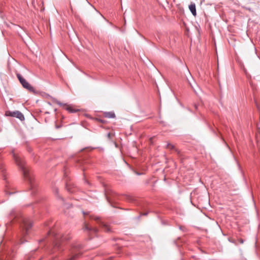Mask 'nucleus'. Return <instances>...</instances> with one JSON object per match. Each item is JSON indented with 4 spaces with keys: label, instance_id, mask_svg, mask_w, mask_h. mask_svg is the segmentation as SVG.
<instances>
[{
    "label": "nucleus",
    "instance_id": "0eeeda50",
    "mask_svg": "<svg viewBox=\"0 0 260 260\" xmlns=\"http://www.w3.org/2000/svg\"><path fill=\"white\" fill-rule=\"evenodd\" d=\"M52 101L54 103L57 104V105H59L61 107H66L65 109L68 111H69L70 113H75L77 111H78L77 110H75V109H73L72 107L67 105L66 104L62 103L55 99H53Z\"/></svg>",
    "mask_w": 260,
    "mask_h": 260
},
{
    "label": "nucleus",
    "instance_id": "7ed1b4c3",
    "mask_svg": "<svg viewBox=\"0 0 260 260\" xmlns=\"http://www.w3.org/2000/svg\"><path fill=\"white\" fill-rule=\"evenodd\" d=\"M82 245L79 243H74L69 249V257L66 260H76L82 254Z\"/></svg>",
    "mask_w": 260,
    "mask_h": 260
},
{
    "label": "nucleus",
    "instance_id": "412c9836",
    "mask_svg": "<svg viewBox=\"0 0 260 260\" xmlns=\"http://www.w3.org/2000/svg\"><path fill=\"white\" fill-rule=\"evenodd\" d=\"M106 198H107V200L109 201V197H108L107 195H106Z\"/></svg>",
    "mask_w": 260,
    "mask_h": 260
},
{
    "label": "nucleus",
    "instance_id": "a211bd4d",
    "mask_svg": "<svg viewBox=\"0 0 260 260\" xmlns=\"http://www.w3.org/2000/svg\"><path fill=\"white\" fill-rule=\"evenodd\" d=\"M107 137L110 139L111 138V134L110 133H109L108 134H107Z\"/></svg>",
    "mask_w": 260,
    "mask_h": 260
},
{
    "label": "nucleus",
    "instance_id": "2eb2a0df",
    "mask_svg": "<svg viewBox=\"0 0 260 260\" xmlns=\"http://www.w3.org/2000/svg\"><path fill=\"white\" fill-rule=\"evenodd\" d=\"M187 80L188 81V82L189 83V84L190 85V86L192 88H194V87L192 84V83L190 82V81L187 78Z\"/></svg>",
    "mask_w": 260,
    "mask_h": 260
},
{
    "label": "nucleus",
    "instance_id": "39448f33",
    "mask_svg": "<svg viewBox=\"0 0 260 260\" xmlns=\"http://www.w3.org/2000/svg\"><path fill=\"white\" fill-rule=\"evenodd\" d=\"M17 77L19 80L20 83L22 84V86L27 89L28 91L34 92L35 90L34 88L31 86L26 80L23 78L22 76L19 74H16Z\"/></svg>",
    "mask_w": 260,
    "mask_h": 260
},
{
    "label": "nucleus",
    "instance_id": "f3484780",
    "mask_svg": "<svg viewBox=\"0 0 260 260\" xmlns=\"http://www.w3.org/2000/svg\"><path fill=\"white\" fill-rule=\"evenodd\" d=\"M239 241H240V242L241 243H242H242H243V242H244V240H243V239H240L239 240Z\"/></svg>",
    "mask_w": 260,
    "mask_h": 260
},
{
    "label": "nucleus",
    "instance_id": "aec40b11",
    "mask_svg": "<svg viewBox=\"0 0 260 260\" xmlns=\"http://www.w3.org/2000/svg\"><path fill=\"white\" fill-rule=\"evenodd\" d=\"M143 215H147V213H145L142 214Z\"/></svg>",
    "mask_w": 260,
    "mask_h": 260
},
{
    "label": "nucleus",
    "instance_id": "1a4fd4ad",
    "mask_svg": "<svg viewBox=\"0 0 260 260\" xmlns=\"http://www.w3.org/2000/svg\"><path fill=\"white\" fill-rule=\"evenodd\" d=\"M0 170L2 173L3 179L5 180L6 182V186L7 187L8 181H7V178L5 173V169L4 164L1 162H0Z\"/></svg>",
    "mask_w": 260,
    "mask_h": 260
},
{
    "label": "nucleus",
    "instance_id": "4468645a",
    "mask_svg": "<svg viewBox=\"0 0 260 260\" xmlns=\"http://www.w3.org/2000/svg\"><path fill=\"white\" fill-rule=\"evenodd\" d=\"M167 148L170 149H173L174 148V146L170 143H168L167 145Z\"/></svg>",
    "mask_w": 260,
    "mask_h": 260
},
{
    "label": "nucleus",
    "instance_id": "f257e3e1",
    "mask_svg": "<svg viewBox=\"0 0 260 260\" xmlns=\"http://www.w3.org/2000/svg\"><path fill=\"white\" fill-rule=\"evenodd\" d=\"M12 153L16 164L22 171L24 178L28 182L30 188L32 190V193L35 191L36 187V184L34 182V176L30 173L29 170L25 167L24 161L21 158L16 154L14 150L12 151Z\"/></svg>",
    "mask_w": 260,
    "mask_h": 260
},
{
    "label": "nucleus",
    "instance_id": "20e7f679",
    "mask_svg": "<svg viewBox=\"0 0 260 260\" xmlns=\"http://www.w3.org/2000/svg\"><path fill=\"white\" fill-rule=\"evenodd\" d=\"M20 221L22 222L21 226L23 229V234L27 235L28 233L29 230L32 226V222L27 218L22 217L20 219Z\"/></svg>",
    "mask_w": 260,
    "mask_h": 260
},
{
    "label": "nucleus",
    "instance_id": "ddd939ff",
    "mask_svg": "<svg viewBox=\"0 0 260 260\" xmlns=\"http://www.w3.org/2000/svg\"><path fill=\"white\" fill-rule=\"evenodd\" d=\"M66 188L67 190L70 193H73L74 192V190L71 188L70 184H67Z\"/></svg>",
    "mask_w": 260,
    "mask_h": 260
},
{
    "label": "nucleus",
    "instance_id": "9d476101",
    "mask_svg": "<svg viewBox=\"0 0 260 260\" xmlns=\"http://www.w3.org/2000/svg\"><path fill=\"white\" fill-rule=\"evenodd\" d=\"M84 229L89 232H93L94 233H96L98 232V230L96 228L90 226L86 224L84 225Z\"/></svg>",
    "mask_w": 260,
    "mask_h": 260
},
{
    "label": "nucleus",
    "instance_id": "6e6552de",
    "mask_svg": "<svg viewBox=\"0 0 260 260\" xmlns=\"http://www.w3.org/2000/svg\"><path fill=\"white\" fill-rule=\"evenodd\" d=\"M93 219L96 221L99 220V223L100 224L101 226L103 228V229L105 232H110L111 231L110 227L107 224L101 221L100 218L99 217H95Z\"/></svg>",
    "mask_w": 260,
    "mask_h": 260
},
{
    "label": "nucleus",
    "instance_id": "9b49d317",
    "mask_svg": "<svg viewBox=\"0 0 260 260\" xmlns=\"http://www.w3.org/2000/svg\"><path fill=\"white\" fill-rule=\"evenodd\" d=\"M189 9L192 14L196 16L197 15L196 5L194 4H191L189 6Z\"/></svg>",
    "mask_w": 260,
    "mask_h": 260
},
{
    "label": "nucleus",
    "instance_id": "6ab92c4d",
    "mask_svg": "<svg viewBox=\"0 0 260 260\" xmlns=\"http://www.w3.org/2000/svg\"><path fill=\"white\" fill-rule=\"evenodd\" d=\"M60 127V126L56 125V128H59Z\"/></svg>",
    "mask_w": 260,
    "mask_h": 260
},
{
    "label": "nucleus",
    "instance_id": "dca6fc26",
    "mask_svg": "<svg viewBox=\"0 0 260 260\" xmlns=\"http://www.w3.org/2000/svg\"><path fill=\"white\" fill-rule=\"evenodd\" d=\"M54 192L56 194H58V189L57 188H55L54 189Z\"/></svg>",
    "mask_w": 260,
    "mask_h": 260
},
{
    "label": "nucleus",
    "instance_id": "4be33fe9",
    "mask_svg": "<svg viewBox=\"0 0 260 260\" xmlns=\"http://www.w3.org/2000/svg\"><path fill=\"white\" fill-rule=\"evenodd\" d=\"M195 108H196V109H197V106H196V105L195 106Z\"/></svg>",
    "mask_w": 260,
    "mask_h": 260
},
{
    "label": "nucleus",
    "instance_id": "423d86ee",
    "mask_svg": "<svg viewBox=\"0 0 260 260\" xmlns=\"http://www.w3.org/2000/svg\"><path fill=\"white\" fill-rule=\"evenodd\" d=\"M6 115L7 116L17 118L21 121L24 120L25 119L24 115L18 111L13 112L8 111L6 112Z\"/></svg>",
    "mask_w": 260,
    "mask_h": 260
},
{
    "label": "nucleus",
    "instance_id": "f8f14e48",
    "mask_svg": "<svg viewBox=\"0 0 260 260\" xmlns=\"http://www.w3.org/2000/svg\"><path fill=\"white\" fill-rule=\"evenodd\" d=\"M105 116L106 117L108 118H113L115 117V114L114 112H106L105 114Z\"/></svg>",
    "mask_w": 260,
    "mask_h": 260
},
{
    "label": "nucleus",
    "instance_id": "f03ea898",
    "mask_svg": "<svg viewBox=\"0 0 260 260\" xmlns=\"http://www.w3.org/2000/svg\"><path fill=\"white\" fill-rule=\"evenodd\" d=\"M48 234L51 235L54 238L53 252H54L56 249H59L61 242H63L64 241L68 240L71 238V237L69 235H60L55 233L53 231H48Z\"/></svg>",
    "mask_w": 260,
    "mask_h": 260
}]
</instances>
